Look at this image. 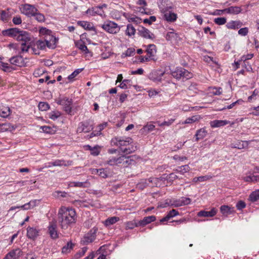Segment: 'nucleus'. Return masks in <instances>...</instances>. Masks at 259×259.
<instances>
[{"mask_svg": "<svg viewBox=\"0 0 259 259\" xmlns=\"http://www.w3.org/2000/svg\"><path fill=\"white\" fill-rule=\"evenodd\" d=\"M2 34L22 41L21 49L23 52H27L30 49L29 43L31 41V37L28 32L18 28H11L3 30Z\"/></svg>", "mask_w": 259, "mask_h": 259, "instance_id": "nucleus-1", "label": "nucleus"}, {"mask_svg": "<svg viewBox=\"0 0 259 259\" xmlns=\"http://www.w3.org/2000/svg\"><path fill=\"white\" fill-rule=\"evenodd\" d=\"M76 219L77 214L74 209L63 206L59 209L58 221L62 229H67L75 223Z\"/></svg>", "mask_w": 259, "mask_h": 259, "instance_id": "nucleus-2", "label": "nucleus"}, {"mask_svg": "<svg viewBox=\"0 0 259 259\" xmlns=\"http://www.w3.org/2000/svg\"><path fill=\"white\" fill-rule=\"evenodd\" d=\"M111 144L118 147L125 154H131L137 149L133 139L130 137H114L111 139Z\"/></svg>", "mask_w": 259, "mask_h": 259, "instance_id": "nucleus-3", "label": "nucleus"}, {"mask_svg": "<svg viewBox=\"0 0 259 259\" xmlns=\"http://www.w3.org/2000/svg\"><path fill=\"white\" fill-rule=\"evenodd\" d=\"M58 40V39L56 37H52L49 35L47 38H45L44 40H38L36 43V45L37 48L41 50H44L46 47L53 49L56 47Z\"/></svg>", "mask_w": 259, "mask_h": 259, "instance_id": "nucleus-4", "label": "nucleus"}, {"mask_svg": "<svg viewBox=\"0 0 259 259\" xmlns=\"http://www.w3.org/2000/svg\"><path fill=\"white\" fill-rule=\"evenodd\" d=\"M56 103L62 106L63 110L68 114L73 115L72 111L73 101L68 97L59 98L56 100Z\"/></svg>", "mask_w": 259, "mask_h": 259, "instance_id": "nucleus-5", "label": "nucleus"}, {"mask_svg": "<svg viewBox=\"0 0 259 259\" xmlns=\"http://www.w3.org/2000/svg\"><path fill=\"white\" fill-rule=\"evenodd\" d=\"M101 28L106 32L112 34L118 33L120 30L119 25L114 21L110 20L106 21L102 24Z\"/></svg>", "mask_w": 259, "mask_h": 259, "instance_id": "nucleus-6", "label": "nucleus"}, {"mask_svg": "<svg viewBox=\"0 0 259 259\" xmlns=\"http://www.w3.org/2000/svg\"><path fill=\"white\" fill-rule=\"evenodd\" d=\"M172 76L177 79H188L192 77L193 74L185 68H177L174 71L171 72Z\"/></svg>", "mask_w": 259, "mask_h": 259, "instance_id": "nucleus-7", "label": "nucleus"}, {"mask_svg": "<svg viewBox=\"0 0 259 259\" xmlns=\"http://www.w3.org/2000/svg\"><path fill=\"white\" fill-rule=\"evenodd\" d=\"M20 10L22 14L27 17H32L36 12L38 11L34 6L28 4L21 5L20 7Z\"/></svg>", "mask_w": 259, "mask_h": 259, "instance_id": "nucleus-8", "label": "nucleus"}, {"mask_svg": "<svg viewBox=\"0 0 259 259\" xmlns=\"http://www.w3.org/2000/svg\"><path fill=\"white\" fill-rule=\"evenodd\" d=\"M48 232L52 239H57L59 238V232L55 222H51L48 227Z\"/></svg>", "mask_w": 259, "mask_h": 259, "instance_id": "nucleus-9", "label": "nucleus"}, {"mask_svg": "<svg viewBox=\"0 0 259 259\" xmlns=\"http://www.w3.org/2000/svg\"><path fill=\"white\" fill-rule=\"evenodd\" d=\"M158 7L162 14L172 10L173 4L170 0H161L158 5Z\"/></svg>", "mask_w": 259, "mask_h": 259, "instance_id": "nucleus-10", "label": "nucleus"}, {"mask_svg": "<svg viewBox=\"0 0 259 259\" xmlns=\"http://www.w3.org/2000/svg\"><path fill=\"white\" fill-rule=\"evenodd\" d=\"M199 91V90L197 88V84L195 83H192L189 86L188 92L186 90H182L177 95H183L187 93L188 96L193 97L196 94H198Z\"/></svg>", "mask_w": 259, "mask_h": 259, "instance_id": "nucleus-11", "label": "nucleus"}, {"mask_svg": "<svg viewBox=\"0 0 259 259\" xmlns=\"http://www.w3.org/2000/svg\"><path fill=\"white\" fill-rule=\"evenodd\" d=\"M132 156H125L121 155L118 157V165L123 167H127L130 165H134L135 163V160Z\"/></svg>", "mask_w": 259, "mask_h": 259, "instance_id": "nucleus-12", "label": "nucleus"}, {"mask_svg": "<svg viewBox=\"0 0 259 259\" xmlns=\"http://www.w3.org/2000/svg\"><path fill=\"white\" fill-rule=\"evenodd\" d=\"M138 31V34L145 38L153 39L155 38L154 34L143 26L140 27Z\"/></svg>", "mask_w": 259, "mask_h": 259, "instance_id": "nucleus-13", "label": "nucleus"}, {"mask_svg": "<svg viewBox=\"0 0 259 259\" xmlns=\"http://www.w3.org/2000/svg\"><path fill=\"white\" fill-rule=\"evenodd\" d=\"M40 230L36 228L28 227L27 228V237L30 239L35 240L39 234Z\"/></svg>", "mask_w": 259, "mask_h": 259, "instance_id": "nucleus-14", "label": "nucleus"}, {"mask_svg": "<svg viewBox=\"0 0 259 259\" xmlns=\"http://www.w3.org/2000/svg\"><path fill=\"white\" fill-rule=\"evenodd\" d=\"M163 19L169 23L176 21L177 19V14L172 12L171 10L162 14Z\"/></svg>", "mask_w": 259, "mask_h": 259, "instance_id": "nucleus-15", "label": "nucleus"}, {"mask_svg": "<svg viewBox=\"0 0 259 259\" xmlns=\"http://www.w3.org/2000/svg\"><path fill=\"white\" fill-rule=\"evenodd\" d=\"M22 254L21 250L19 248H16L9 252L4 259H18Z\"/></svg>", "mask_w": 259, "mask_h": 259, "instance_id": "nucleus-16", "label": "nucleus"}, {"mask_svg": "<svg viewBox=\"0 0 259 259\" xmlns=\"http://www.w3.org/2000/svg\"><path fill=\"white\" fill-rule=\"evenodd\" d=\"M146 52L149 56L154 59V61H156L157 60V58H156L157 49L155 45L150 44L147 46Z\"/></svg>", "mask_w": 259, "mask_h": 259, "instance_id": "nucleus-17", "label": "nucleus"}, {"mask_svg": "<svg viewBox=\"0 0 259 259\" xmlns=\"http://www.w3.org/2000/svg\"><path fill=\"white\" fill-rule=\"evenodd\" d=\"M98 230L97 228H93L84 236V241L87 243L92 242L96 238V234Z\"/></svg>", "mask_w": 259, "mask_h": 259, "instance_id": "nucleus-18", "label": "nucleus"}, {"mask_svg": "<svg viewBox=\"0 0 259 259\" xmlns=\"http://www.w3.org/2000/svg\"><path fill=\"white\" fill-rule=\"evenodd\" d=\"M90 186L91 184L88 180L83 182H71L68 184V186L70 187L88 188Z\"/></svg>", "mask_w": 259, "mask_h": 259, "instance_id": "nucleus-19", "label": "nucleus"}, {"mask_svg": "<svg viewBox=\"0 0 259 259\" xmlns=\"http://www.w3.org/2000/svg\"><path fill=\"white\" fill-rule=\"evenodd\" d=\"M217 212V210L215 208H212L210 211H207L201 210L198 212L197 216L199 217H212L214 216Z\"/></svg>", "mask_w": 259, "mask_h": 259, "instance_id": "nucleus-20", "label": "nucleus"}, {"mask_svg": "<svg viewBox=\"0 0 259 259\" xmlns=\"http://www.w3.org/2000/svg\"><path fill=\"white\" fill-rule=\"evenodd\" d=\"M10 63L17 66L22 67L24 65L23 58L20 56L13 57L10 59Z\"/></svg>", "mask_w": 259, "mask_h": 259, "instance_id": "nucleus-21", "label": "nucleus"}, {"mask_svg": "<svg viewBox=\"0 0 259 259\" xmlns=\"http://www.w3.org/2000/svg\"><path fill=\"white\" fill-rule=\"evenodd\" d=\"M92 130H93L92 126L90 125L88 123L81 122L77 129V132L79 133L82 132L88 133Z\"/></svg>", "mask_w": 259, "mask_h": 259, "instance_id": "nucleus-22", "label": "nucleus"}, {"mask_svg": "<svg viewBox=\"0 0 259 259\" xmlns=\"http://www.w3.org/2000/svg\"><path fill=\"white\" fill-rule=\"evenodd\" d=\"M249 141H238L236 143H233L231 144V147L232 148H236L238 149H243L247 148L248 147Z\"/></svg>", "mask_w": 259, "mask_h": 259, "instance_id": "nucleus-23", "label": "nucleus"}, {"mask_svg": "<svg viewBox=\"0 0 259 259\" xmlns=\"http://www.w3.org/2000/svg\"><path fill=\"white\" fill-rule=\"evenodd\" d=\"M86 14H89L90 16H95L96 15L102 16L105 15L103 11H100L98 7H93L91 9H88L86 12Z\"/></svg>", "mask_w": 259, "mask_h": 259, "instance_id": "nucleus-24", "label": "nucleus"}, {"mask_svg": "<svg viewBox=\"0 0 259 259\" xmlns=\"http://www.w3.org/2000/svg\"><path fill=\"white\" fill-rule=\"evenodd\" d=\"M243 25V23L239 20L231 21L227 23L226 27L230 29L236 30L240 28Z\"/></svg>", "mask_w": 259, "mask_h": 259, "instance_id": "nucleus-25", "label": "nucleus"}, {"mask_svg": "<svg viewBox=\"0 0 259 259\" xmlns=\"http://www.w3.org/2000/svg\"><path fill=\"white\" fill-rule=\"evenodd\" d=\"M229 123L226 120H214L210 122V125L212 128H215L225 126Z\"/></svg>", "mask_w": 259, "mask_h": 259, "instance_id": "nucleus-26", "label": "nucleus"}, {"mask_svg": "<svg viewBox=\"0 0 259 259\" xmlns=\"http://www.w3.org/2000/svg\"><path fill=\"white\" fill-rule=\"evenodd\" d=\"M72 163L71 161H65L64 160L57 159L53 162H49L53 166H68Z\"/></svg>", "mask_w": 259, "mask_h": 259, "instance_id": "nucleus-27", "label": "nucleus"}, {"mask_svg": "<svg viewBox=\"0 0 259 259\" xmlns=\"http://www.w3.org/2000/svg\"><path fill=\"white\" fill-rule=\"evenodd\" d=\"M164 74V72L160 70L154 71L150 74V78L154 81H159L161 80Z\"/></svg>", "mask_w": 259, "mask_h": 259, "instance_id": "nucleus-28", "label": "nucleus"}, {"mask_svg": "<svg viewBox=\"0 0 259 259\" xmlns=\"http://www.w3.org/2000/svg\"><path fill=\"white\" fill-rule=\"evenodd\" d=\"M156 220V217L154 215L146 217L142 220L139 221L138 225L140 226H145L146 225L153 222Z\"/></svg>", "mask_w": 259, "mask_h": 259, "instance_id": "nucleus-29", "label": "nucleus"}, {"mask_svg": "<svg viewBox=\"0 0 259 259\" xmlns=\"http://www.w3.org/2000/svg\"><path fill=\"white\" fill-rule=\"evenodd\" d=\"M242 180L246 182L256 183L259 182V175H249L242 178Z\"/></svg>", "mask_w": 259, "mask_h": 259, "instance_id": "nucleus-30", "label": "nucleus"}, {"mask_svg": "<svg viewBox=\"0 0 259 259\" xmlns=\"http://www.w3.org/2000/svg\"><path fill=\"white\" fill-rule=\"evenodd\" d=\"M148 183H149V186L150 187H158L161 185V182L162 179L157 178H150L147 179Z\"/></svg>", "mask_w": 259, "mask_h": 259, "instance_id": "nucleus-31", "label": "nucleus"}, {"mask_svg": "<svg viewBox=\"0 0 259 259\" xmlns=\"http://www.w3.org/2000/svg\"><path fill=\"white\" fill-rule=\"evenodd\" d=\"M207 132L204 128H202L198 130L195 134L196 141L203 139L207 135Z\"/></svg>", "mask_w": 259, "mask_h": 259, "instance_id": "nucleus-32", "label": "nucleus"}, {"mask_svg": "<svg viewBox=\"0 0 259 259\" xmlns=\"http://www.w3.org/2000/svg\"><path fill=\"white\" fill-rule=\"evenodd\" d=\"M39 33L41 36H44V39H45V38H47L49 35L52 37H55L53 35L52 31L46 28V27H40L39 30Z\"/></svg>", "mask_w": 259, "mask_h": 259, "instance_id": "nucleus-33", "label": "nucleus"}, {"mask_svg": "<svg viewBox=\"0 0 259 259\" xmlns=\"http://www.w3.org/2000/svg\"><path fill=\"white\" fill-rule=\"evenodd\" d=\"M226 13L233 14H238L241 11V9L239 7H230L228 8L225 9Z\"/></svg>", "mask_w": 259, "mask_h": 259, "instance_id": "nucleus-34", "label": "nucleus"}, {"mask_svg": "<svg viewBox=\"0 0 259 259\" xmlns=\"http://www.w3.org/2000/svg\"><path fill=\"white\" fill-rule=\"evenodd\" d=\"M220 210L223 214L226 215L231 214L233 212V208L225 205L221 206Z\"/></svg>", "mask_w": 259, "mask_h": 259, "instance_id": "nucleus-35", "label": "nucleus"}, {"mask_svg": "<svg viewBox=\"0 0 259 259\" xmlns=\"http://www.w3.org/2000/svg\"><path fill=\"white\" fill-rule=\"evenodd\" d=\"M119 218L117 217H112L107 219L104 222V225L106 226H109L113 225L119 221Z\"/></svg>", "mask_w": 259, "mask_h": 259, "instance_id": "nucleus-36", "label": "nucleus"}, {"mask_svg": "<svg viewBox=\"0 0 259 259\" xmlns=\"http://www.w3.org/2000/svg\"><path fill=\"white\" fill-rule=\"evenodd\" d=\"M249 201L254 202L259 200V189L253 191L249 196Z\"/></svg>", "mask_w": 259, "mask_h": 259, "instance_id": "nucleus-37", "label": "nucleus"}, {"mask_svg": "<svg viewBox=\"0 0 259 259\" xmlns=\"http://www.w3.org/2000/svg\"><path fill=\"white\" fill-rule=\"evenodd\" d=\"M136 29L131 24H128L126 26V29L125 30V34L128 36L134 35L136 33Z\"/></svg>", "mask_w": 259, "mask_h": 259, "instance_id": "nucleus-38", "label": "nucleus"}, {"mask_svg": "<svg viewBox=\"0 0 259 259\" xmlns=\"http://www.w3.org/2000/svg\"><path fill=\"white\" fill-rule=\"evenodd\" d=\"M212 177L208 175L194 177L192 180V182L195 183H197L198 182H203L210 179Z\"/></svg>", "mask_w": 259, "mask_h": 259, "instance_id": "nucleus-39", "label": "nucleus"}, {"mask_svg": "<svg viewBox=\"0 0 259 259\" xmlns=\"http://www.w3.org/2000/svg\"><path fill=\"white\" fill-rule=\"evenodd\" d=\"M122 15L124 16L125 17H126V14L125 13H122V12L115 10L111 12V16L113 19L117 20L120 19Z\"/></svg>", "mask_w": 259, "mask_h": 259, "instance_id": "nucleus-40", "label": "nucleus"}, {"mask_svg": "<svg viewBox=\"0 0 259 259\" xmlns=\"http://www.w3.org/2000/svg\"><path fill=\"white\" fill-rule=\"evenodd\" d=\"M78 24L85 29L95 30V28L92 24L87 21H79Z\"/></svg>", "mask_w": 259, "mask_h": 259, "instance_id": "nucleus-41", "label": "nucleus"}, {"mask_svg": "<svg viewBox=\"0 0 259 259\" xmlns=\"http://www.w3.org/2000/svg\"><path fill=\"white\" fill-rule=\"evenodd\" d=\"M200 118L201 117L199 115H194L192 117L187 118L184 122H182V124L192 123L199 121Z\"/></svg>", "mask_w": 259, "mask_h": 259, "instance_id": "nucleus-42", "label": "nucleus"}, {"mask_svg": "<svg viewBox=\"0 0 259 259\" xmlns=\"http://www.w3.org/2000/svg\"><path fill=\"white\" fill-rule=\"evenodd\" d=\"M190 167L188 165H185L181 166H179L177 169H175V171L180 173L182 175L184 174L186 172L189 171Z\"/></svg>", "mask_w": 259, "mask_h": 259, "instance_id": "nucleus-43", "label": "nucleus"}, {"mask_svg": "<svg viewBox=\"0 0 259 259\" xmlns=\"http://www.w3.org/2000/svg\"><path fill=\"white\" fill-rule=\"evenodd\" d=\"M149 185V183H148L147 179H143L137 184V188L140 190H143Z\"/></svg>", "mask_w": 259, "mask_h": 259, "instance_id": "nucleus-44", "label": "nucleus"}, {"mask_svg": "<svg viewBox=\"0 0 259 259\" xmlns=\"http://www.w3.org/2000/svg\"><path fill=\"white\" fill-rule=\"evenodd\" d=\"M166 204H167L168 205L176 207L182 206L181 199L170 200L169 202H167Z\"/></svg>", "mask_w": 259, "mask_h": 259, "instance_id": "nucleus-45", "label": "nucleus"}, {"mask_svg": "<svg viewBox=\"0 0 259 259\" xmlns=\"http://www.w3.org/2000/svg\"><path fill=\"white\" fill-rule=\"evenodd\" d=\"M11 110L9 107H4L0 110V116L4 118L9 116Z\"/></svg>", "mask_w": 259, "mask_h": 259, "instance_id": "nucleus-46", "label": "nucleus"}, {"mask_svg": "<svg viewBox=\"0 0 259 259\" xmlns=\"http://www.w3.org/2000/svg\"><path fill=\"white\" fill-rule=\"evenodd\" d=\"M76 46L80 50H81L82 52H84L85 54L89 53V50L84 42L82 41L77 42L76 43Z\"/></svg>", "mask_w": 259, "mask_h": 259, "instance_id": "nucleus-47", "label": "nucleus"}, {"mask_svg": "<svg viewBox=\"0 0 259 259\" xmlns=\"http://www.w3.org/2000/svg\"><path fill=\"white\" fill-rule=\"evenodd\" d=\"M178 37L177 33L174 31L168 32L166 35L165 38L167 40L172 41L176 40Z\"/></svg>", "mask_w": 259, "mask_h": 259, "instance_id": "nucleus-48", "label": "nucleus"}, {"mask_svg": "<svg viewBox=\"0 0 259 259\" xmlns=\"http://www.w3.org/2000/svg\"><path fill=\"white\" fill-rule=\"evenodd\" d=\"M32 16L34 17L35 19L39 22H43L45 20V16L38 11L36 12V13Z\"/></svg>", "mask_w": 259, "mask_h": 259, "instance_id": "nucleus-49", "label": "nucleus"}, {"mask_svg": "<svg viewBox=\"0 0 259 259\" xmlns=\"http://www.w3.org/2000/svg\"><path fill=\"white\" fill-rule=\"evenodd\" d=\"M73 244L71 242H68L67 244L64 246L62 249V252L63 253H66L71 251L73 248Z\"/></svg>", "mask_w": 259, "mask_h": 259, "instance_id": "nucleus-50", "label": "nucleus"}, {"mask_svg": "<svg viewBox=\"0 0 259 259\" xmlns=\"http://www.w3.org/2000/svg\"><path fill=\"white\" fill-rule=\"evenodd\" d=\"M48 115H49V117L50 119H51L53 120H55L61 115V113L60 111H52V112L49 113Z\"/></svg>", "mask_w": 259, "mask_h": 259, "instance_id": "nucleus-51", "label": "nucleus"}, {"mask_svg": "<svg viewBox=\"0 0 259 259\" xmlns=\"http://www.w3.org/2000/svg\"><path fill=\"white\" fill-rule=\"evenodd\" d=\"M135 50L134 48H130L122 54V57L132 56L135 54Z\"/></svg>", "mask_w": 259, "mask_h": 259, "instance_id": "nucleus-52", "label": "nucleus"}, {"mask_svg": "<svg viewBox=\"0 0 259 259\" xmlns=\"http://www.w3.org/2000/svg\"><path fill=\"white\" fill-rule=\"evenodd\" d=\"M15 127L14 125L10 124V123H5L1 125V130L3 131H13L15 130Z\"/></svg>", "mask_w": 259, "mask_h": 259, "instance_id": "nucleus-53", "label": "nucleus"}, {"mask_svg": "<svg viewBox=\"0 0 259 259\" xmlns=\"http://www.w3.org/2000/svg\"><path fill=\"white\" fill-rule=\"evenodd\" d=\"M37 200H32L29 201L28 203H27L24 204V205H26L25 206V210L30 209L35 207L37 203Z\"/></svg>", "mask_w": 259, "mask_h": 259, "instance_id": "nucleus-54", "label": "nucleus"}, {"mask_svg": "<svg viewBox=\"0 0 259 259\" xmlns=\"http://www.w3.org/2000/svg\"><path fill=\"white\" fill-rule=\"evenodd\" d=\"M38 108L41 111H47L50 108V106L46 102H40L38 104Z\"/></svg>", "mask_w": 259, "mask_h": 259, "instance_id": "nucleus-55", "label": "nucleus"}, {"mask_svg": "<svg viewBox=\"0 0 259 259\" xmlns=\"http://www.w3.org/2000/svg\"><path fill=\"white\" fill-rule=\"evenodd\" d=\"M118 157H111L107 161V163L110 165H118Z\"/></svg>", "mask_w": 259, "mask_h": 259, "instance_id": "nucleus-56", "label": "nucleus"}, {"mask_svg": "<svg viewBox=\"0 0 259 259\" xmlns=\"http://www.w3.org/2000/svg\"><path fill=\"white\" fill-rule=\"evenodd\" d=\"M175 120V119L171 118L169 119L168 121H165L162 123H160L159 121H157L156 123H157L158 125L159 126H169Z\"/></svg>", "mask_w": 259, "mask_h": 259, "instance_id": "nucleus-57", "label": "nucleus"}, {"mask_svg": "<svg viewBox=\"0 0 259 259\" xmlns=\"http://www.w3.org/2000/svg\"><path fill=\"white\" fill-rule=\"evenodd\" d=\"M227 20L224 17H219L215 18L214 22L218 25H223L226 23Z\"/></svg>", "mask_w": 259, "mask_h": 259, "instance_id": "nucleus-58", "label": "nucleus"}, {"mask_svg": "<svg viewBox=\"0 0 259 259\" xmlns=\"http://www.w3.org/2000/svg\"><path fill=\"white\" fill-rule=\"evenodd\" d=\"M82 69H77L75 70L73 72H72L70 75H69L68 77V79L69 80H72L75 77H76L81 71Z\"/></svg>", "mask_w": 259, "mask_h": 259, "instance_id": "nucleus-59", "label": "nucleus"}, {"mask_svg": "<svg viewBox=\"0 0 259 259\" xmlns=\"http://www.w3.org/2000/svg\"><path fill=\"white\" fill-rule=\"evenodd\" d=\"M131 80L128 79H124L120 83L119 87L121 89H126L128 88V86L130 85Z\"/></svg>", "mask_w": 259, "mask_h": 259, "instance_id": "nucleus-60", "label": "nucleus"}, {"mask_svg": "<svg viewBox=\"0 0 259 259\" xmlns=\"http://www.w3.org/2000/svg\"><path fill=\"white\" fill-rule=\"evenodd\" d=\"M86 251H87V248H83L82 249V251H79V252L76 253L74 255V256L73 257V259H78L80 257L83 256L84 255Z\"/></svg>", "mask_w": 259, "mask_h": 259, "instance_id": "nucleus-61", "label": "nucleus"}, {"mask_svg": "<svg viewBox=\"0 0 259 259\" xmlns=\"http://www.w3.org/2000/svg\"><path fill=\"white\" fill-rule=\"evenodd\" d=\"M139 226L138 223H136L133 222H128L126 223V229H132L136 227Z\"/></svg>", "mask_w": 259, "mask_h": 259, "instance_id": "nucleus-62", "label": "nucleus"}, {"mask_svg": "<svg viewBox=\"0 0 259 259\" xmlns=\"http://www.w3.org/2000/svg\"><path fill=\"white\" fill-rule=\"evenodd\" d=\"M179 214V213L178 211H177L176 209H173L169 211L167 213V215L168 217V218L170 219L178 215Z\"/></svg>", "mask_w": 259, "mask_h": 259, "instance_id": "nucleus-63", "label": "nucleus"}, {"mask_svg": "<svg viewBox=\"0 0 259 259\" xmlns=\"http://www.w3.org/2000/svg\"><path fill=\"white\" fill-rule=\"evenodd\" d=\"M10 68L11 67L8 63H1L0 64V69L4 71H10Z\"/></svg>", "mask_w": 259, "mask_h": 259, "instance_id": "nucleus-64", "label": "nucleus"}]
</instances>
